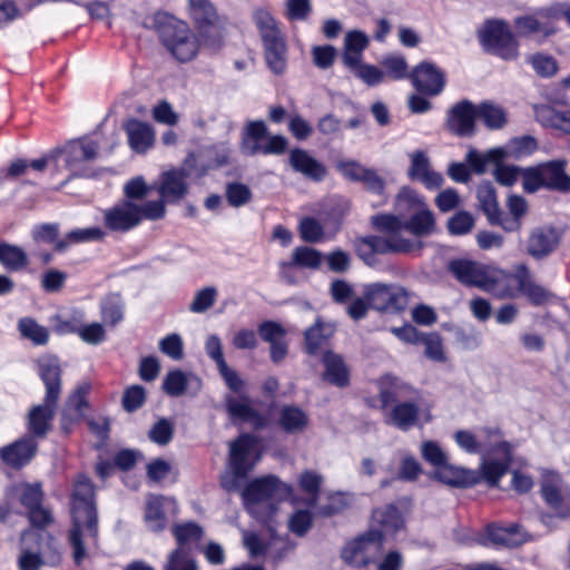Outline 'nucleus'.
<instances>
[{
    "mask_svg": "<svg viewBox=\"0 0 570 570\" xmlns=\"http://www.w3.org/2000/svg\"><path fill=\"white\" fill-rule=\"evenodd\" d=\"M98 541L95 487L87 476L81 475L76 481L71 494V527L68 531V543L72 549L75 564L80 566L87 557V548L97 547Z\"/></svg>",
    "mask_w": 570,
    "mask_h": 570,
    "instance_id": "nucleus-1",
    "label": "nucleus"
},
{
    "mask_svg": "<svg viewBox=\"0 0 570 570\" xmlns=\"http://www.w3.org/2000/svg\"><path fill=\"white\" fill-rule=\"evenodd\" d=\"M291 492L289 485L271 474L250 481L244 488L242 498L247 512L259 522L266 523L277 511L273 500H283Z\"/></svg>",
    "mask_w": 570,
    "mask_h": 570,
    "instance_id": "nucleus-2",
    "label": "nucleus"
},
{
    "mask_svg": "<svg viewBox=\"0 0 570 570\" xmlns=\"http://www.w3.org/2000/svg\"><path fill=\"white\" fill-rule=\"evenodd\" d=\"M166 215L163 202L137 204L119 200L102 210L104 227L109 233L126 234L138 227L142 220H158Z\"/></svg>",
    "mask_w": 570,
    "mask_h": 570,
    "instance_id": "nucleus-3",
    "label": "nucleus"
},
{
    "mask_svg": "<svg viewBox=\"0 0 570 570\" xmlns=\"http://www.w3.org/2000/svg\"><path fill=\"white\" fill-rule=\"evenodd\" d=\"M156 27L160 43L177 61L188 62L197 56L198 38L185 21L164 14L157 18Z\"/></svg>",
    "mask_w": 570,
    "mask_h": 570,
    "instance_id": "nucleus-4",
    "label": "nucleus"
},
{
    "mask_svg": "<svg viewBox=\"0 0 570 570\" xmlns=\"http://www.w3.org/2000/svg\"><path fill=\"white\" fill-rule=\"evenodd\" d=\"M259 460L254 436L242 434L229 444L228 471L220 476V485L227 492H235Z\"/></svg>",
    "mask_w": 570,
    "mask_h": 570,
    "instance_id": "nucleus-5",
    "label": "nucleus"
},
{
    "mask_svg": "<svg viewBox=\"0 0 570 570\" xmlns=\"http://www.w3.org/2000/svg\"><path fill=\"white\" fill-rule=\"evenodd\" d=\"M253 20L263 41L268 68L275 75H282L287 66V47L276 19L268 10L258 8L253 13Z\"/></svg>",
    "mask_w": 570,
    "mask_h": 570,
    "instance_id": "nucleus-6",
    "label": "nucleus"
},
{
    "mask_svg": "<svg viewBox=\"0 0 570 570\" xmlns=\"http://www.w3.org/2000/svg\"><path fill=\"white\" fill-rule=\"evenodd\" d=\"M449 272L466 287H476L498 296L512 297V292L501 291L499 273L488 265L466 259L455 258L448 264Z\"/></svg>",
    "mask_w": 570,
    "mask_h": 570,
    "instance_id": "nucleus-7",
    "label": "nucleus"
},
{
    "mask_svg": "<svg viewBox=\"0 0 570 570\" xmlns=\"http://www.w3.org/2000/svg\"><path fill=\"white\" fill-rule=\"evenodd\" d=\"M566 159H552L522 170V187L528 194L540 189L560 193L570 191V176L567 174Z\"/></svg>",
    "mask_w": 570,
    "mask_h": 570,
    "instance_id": "nucleus-8",
    "label": "nucleus"
},
{
    "mask_svg": "<svg viewBox=\"0 0 570 570\" xmlns=\"http://www.w3.org/2000/svg\"><path fill=\"white\" fill-rule=\"evenodd\" d=\"M422 247V242H414L402 236L368 235L354 240L356 255L370 267L379 265V255L410 254L421 250Z\"/></svg>",
    "mask_w": 570,
    "mask_h": 570,
    "instance_id": "nucleus-9",
    "label": "nucleus"
},
{
    "mask_svg": "<svg viewBox=\"0 0 570 570\" xmlns=\"http://www.w3.org/2000/svg\"><path fill=\"white\" fill-rule=\"evenodd\" d=\"M478 40L484 52L502 60L511 61L519 57V41L503 20H487L478 31Z\"/></svg>",
    "mask_w": 570,
    "mask_h": 570,
    "instance_id": "nucleus-10",
    "label": "nucleus"
},
{
    "mask_svg": "<svg viewBox=\"0 0 570 570\" xmlns=\"http://www.w3.org/2000/svg\"><path fill=\"white\" fill-rule=\"evenodd\" d=\"M363 294L371 308L389 314L403 313L410 303L409 291L397 284L370 283L364 286Z\"/></svg>",
    "mask_w": 570,
    "mask_h": 570,
    "instance_id": "nucleus-11",
    "label": "nucleus"
},
{
    "mask_svg": "<svg viewBox=\"0 0 570 570\" xmlns=\"http://www.w3.org/2000/svg\"><path fill=\"white\" fill-rule=\"evenodd\" d=\"M384 542L385 534L383 531L371 528L348 541L342 549L341 557L345 563L363 568L375 562V556L382 551Z\"/></svg>",
    "mask_w": 570,
    "mask_h": 570,
    "instance_id": "nucleus-12",
    "label": "nucleus"
},
{
    "mask_svg": "<svg viewBox=\"0 0 570 570\" xmlns=\"http://www.w3.org/2000/svg\"><path fill=\"white\" fill-rule=\"evenodd\" d=\"M288 140L282 135L268 136V128L263 120L248 121L242 141V149L248 156L282 155L286 151Z\"/></svg>",
    "mask_w": 570,
    "mask_h": 570,
    "instance_id": "nucleus-13",
    "label": "nucleus"
},
{
    "mask_svg": "<svg viewBox=\"0 0 570 570\" xmlns=\"http://www.w3.org/2000/svg\"><path fill=\"white\" fill-rule=\"evenodd\" d=\"M191 20L206 47L217 49L222 46V36L215 30L218 20L216 8L209 0H188Z\"/></svg>",
    "mask_w": 570,
    "mask_h": 570,
    "instance_id": "nucleus-14",
    "label": "nucleus"
},
{
    "mask_svg": "<svg viewBox=\"0 0 570 570\" xmlns=\"http://www.w3.org/2000/svg\"><path fill=\"white\" fill-rule=\"evenodd\" d=\"M410 81L419 94L436 97L446 86V75L434 62L423 60L411 69Z\"/></svg>",
    "mask_w": 570,
    "mask_h": 570,
    "instance_id": "nucleus-15",
    "label": "nucleus"
},
{
    "mask_svg": "<svg viewBox=\"0 0 570 570\" xmlns=\"http://www.w3.org/2000/svg\"><path fill=\"white\" fill-rule=\"evenodd\" d=\"M476 105L468 99L454 104L446 114V128L458 137H471L475 132Z\"/></svg>",
    "mask_w": 570,
    "mask_h": 570,
    "instance_id": "nucleus-16",
    "label": "nucleus"
},
{
    "mask_svg": "<svg viewBox=\"0 0 570 570\" xmlns=\"http://www.w3.org/2000/svg\"><path fill=\"white\" fill-rule=\"evenodd\" d=\"M419 394L415 387L393 374H385L379 380V397L383 411L399 402L417 399Z\"/></svg>",
    "mask_w": 570,
    "mask_h": 570,
    "instance_id": "nucleus-17",
    "label": "nucleus"
},
{
    "mask_svg": "<svg viewBox=\"0 0 570 570\" xmlns=\"http://www.w3.org/2000/svg\"><path fill=\"white\" fill-rule=\"evenodd\" d=\"M553 6L540 8L532 14H525L515 18L514 26L519 35L529 37L532 35H540L543 38H549L558 31L556 18L550 17Z\"/></svg>",
    "mask_w": 570,
    "mask_h": 570,
    "instance_id": "nucleus-18",
    "label": "nucleus"
},
{
    "mask_svg": "<svg viewBox=\"0 0 570 570\" xmlns=\"http://www.w3.org/2000/svg\"><path fill=\"white\" fill-rule=\"evenodd\" d=\"M38 441L24 434L12 443L0 448V459L8 466L19 470L28 465L38 452Z\"/></svg>",
    "mask_w": 570,
    "mask_h": 570,
    "instance_id": "nucleus-19",
    "label": "nucleus"
},
{
    "mask_svg": "<svg viewBox=\"0 0 570 570\" xmlns=\"http://www.w3.org/2000/svg\"><path fill=\"white\" fill-rule=\"evenodd\" d=\"M225 407L230 421L235 424L249 423L255 430L266 426L265 415L252 406L250 399L247 395H242L238 399L227 395Z\"/></svg>",
    "mask_w": 570,
    "mask_h": 570,
    "instance_id": "nucleus-20",
    "label": "nucleus"
},
{
    "mask_svg": "<svg viewBox=\"0 0 570 570\" xmlns=\"http://www.w3.org/2000/svg\"><path fill=\"white\" fill-rule=\"evenodd\" d=\"M410 167L407 169V177L412 181L421 183L426 189H439L444 178L442 174L431 168L430 158L423 150H415L410 155Z\"/></svg>",
    "mask_w": 570,
    "mask_h": 570,
    "instance_id": "nucleus-21",
    "label": "nucleus"
},
{
    "mask_svg": "<svg viewBox=\"0 0 570 570\" xmlns=\"http://www.w3.org/2000/svg\"><path fill=\"white\" fill-rule=\"evenodd\" d=\"M99 144L87 137L70 141L63 149L66 166L73 176H86L80 165L83 161L94 160L98 154Z\"/></svg>",
    "mask_w": 570,
    "mask_h": 570,
    "instance_id": "nucleus-22",
    "label": "nucleus"
},
{
    "mask_svg": "<svg viewBox=\"0 0 570 570\" xmlns=\"http://www.w3.org/2000/svg\"><path fill=\"white\" fill-rule=\"evenodd\" d=\"M58 401L48 402L45 397L42 404L30 409L27 416V435L35 440L45 439L52 428Z\"/></svg>",
    "mask_w": 570,
    "mask_h": 570,
    "instance_id": "nucleus-23",
    "label": "nucleus"
},
{
    "mask_svg": "<svg viewBox=\"0 0 570 570\" xmlns=\"http://www.w3.org/2000/svg\"><path fill=\"white\" fill-rule=\"evenodd\" d=\"M288 164L295 173L314 183H321L327 176L326 166L302 148L296 147L289 151Z\"/></svg>",
    "mask_w": 570,
    "mask_h": 570,
    "instance_id": "nucleus-24",
    "label": "nucleus"
},
{
    "mask_svg": "<svg viewBox=\"0 0 570 570\" xmlns=\"http://www.w3.org/2000/svg\"><path fill=\"white\" fill-rule=\"evenodd\" d=\"M384 412V422L401 431H409L419 423L420 406L416 399L399 402Z\"/></svg>",
    "mask_w": 570,
    "mask_h": 570,
    "instance_id": "nucleus-25",
    "label": "nucleus"
},
{
    "mask_svg": "<svg viewBox=\"0 0 570 570\" xmlns=\"http://www.w3.org/2000/svg\"><path fill=\"white\" fill-rule=\"evenodd\" d=\"M525 541L521 527L518 523H510L508 527H501L497 523H490L485 527L482 544L491 547L513 548Z\"/></svg>",
    "mask_w": 570,
    "mask_h": 570,
    "instance_id": "nucleus-26",
    "label": "nucleus"
},
{
    "mask_svg": "<svg viewBox=\"0 0 570 570\" xmlns=\"http://www.w3.org/2000/svg\"><path fill=\"white\" fill-rule=\"evenodd\" d=\"M187 177L188 173L185 169H171L163 173L161 183L157 189L160 198L156 202H163L166 206V203H177L184 198L188 191Z\"/></svg>",
    "mask_w": 570,
    "mask_h": 570,
    "instance_id": "nucleus-27",
    "label": "nucleus"
},
{
    "mask_svg": "<svg viewBox=\"0 0 570 570\" xmlns=\"http://www.w3.org/2000/svg\"><path fill=\"white\" fill-rule=\"evenodd\" d=\"M324 255L321 250L309 246H297L292 253L288 262H281V276L288 283L293 284L294 279L287 274L291 268H306L316 271L321 267Z\"/></svg>",
    "mask_w": 570,
    "mask_h": 570,
    "instance_id": "nucleus-28",
    "label": "nucleus"
},
{
    "mask_svg": "<svg viewBox=\"0 0 570 570\" xmlns=\"http://www.w3.org/2000/svg\"><path fill=\"white\" fill-rule=\"evenodd\" d=\"M38 373L46 386L48 402L58 401L61 392V367L57 356L47 355L38 360Z\"/></svg>",
    "mask_w": 570,
    "mask_h": 570,
    "instance_id": "nucleus-29",
    "label": "nucleus"
},
{
    "mask_svg": "<svg viewBox=\"0 0 570 570\" xmlns=\"http://www.w3.org/2000/svg\"><path fill=\"white\" fill-rule=\"evenodd\" d=\"M90 390L89 383H82L68 396L61 414V425L66 432L69 431V425L81 420L85 411L89 407L87 397Z\"/></svg>",
    "mask_w": 570,
    "mask_h": 570,
    "instance_id": "nucleus-30",
    "label": "nucleus"
},
{
    "mask_svg": "<svg viewBox=\"0 0 570 570\" xmlns=\"http://www.w3.org/2000/svg\"><path fill=\"white\" fill-rule=\"evenodd\" d=\"M324 366L323 380L333 386L344 389L350 385V368L343 356L332 350H327L322 355Z\"/></svg>",
    "mask_w": 570,
    "mask_h": 570,
    "instance_id": "nucleus-31",
    "label": "nucleus"
},
{
    "mask_svg": "<svg viewBox=\"0 0 570 570\" xmlns=\"http://www.w3.org/2000/svg\"><path fill=\"white\" fill-rule=\"evenodd\" d=\"M560 235L553 227L534 228L528 239V253L535 259L549 256L558 246Z\"/></svg>",
    "mask_w": 570,
    "mask_h": 570,
    "instance_id": "nucleus-32",
    "label": "nucleus"
},
{
    "mask_svg": "<svg viewBox=\"0 0 570 570\" xmlns=\"http://www.w3.org/2000/svg\"><path fill=\"white\" fill-rule=\"evenodd\" d=\"M514 279L519 292L523 294L534 306H541L553 297V294L550 291L533 282L529 268L524 264L518 266Z\"/></svg>",
    "mask_w": 570,
    "mask_h": 570,
    "instance_id": "nucleus-33",
    "label": "nucleus"
},
{
    "mask_svg": "<svg viewBox=\"0 0 570 570\" xmlns=\"http://www.w3.org/2000/svg\"><path fill=\"white\" fill-rule=\"evenodd\" d=\"M433 476L438 481L454 488H470L481 482V475L478 471L455 466L450 464L449 461L438 471H434Z\"/></svg>",
    "mask_w": 570,
    "mask_h": 570,
    "instance_id": "nucleus-34",
    "label": "nucleus"
},
{
    "mask_svg": "<svg viewBox=\"0 0 570 570\" xmlns=\"http://www.w3.org/2000/svg\"><path fill=\"white\" fill-rule=\"evenodd\" d=\"M336 326L317 317L313 325L304 331V351L311 356L318 354L321 347L333 337Z\"/></svg>",
    "mask_w": 570,
    "mask_h": 570,
    "instance_id": "nucleus-35",
    "label": "nucleus"
},
{
    "mask_svg": "<svg viewBox=\"0 0 570 570\" xmlns=\"http://www.w3.org/2000/svg\"><path fill=\"white\" fill-rule=\"evenodd\" d=\"M125 130L129 146L134 151L142 154L153 146L155 132L149 124L131 119L126 124Z\"/></svg>",
    "mask_w": 570,
    "mask_h": 570,
    "instance_id": "nucleus-36",
    "label": "nucleus"
},
{
    "mask_svg": "<svg viewBox=\"0 0 570 570\" xmlns=\"http://www.w3.org/2000/svg\"><path fill=\"white\" fill-rule=\"evenodd\" d=\"M370 45L368 36L362 30H351L344 38L342 61L344 66H356L363 60V52Z\"/></svg>",
    "mask_w": 570,
    "mask_h": 570,
    "instance_id": "nucleus-37",
    "label": "nucleus"
},
{
    "mask_svg": "<svg viewBox=\"0 0 570 570\" xmlns=\"http://www.w3.org/2000/svg\"><path fill=\"white\" fill-rule=\"evenodd\" d=\"M479 208L484 213L490 225L500 223L501 210L497 199V190L491 181L484 180L476 188Z\"/></svg>",
    "mask_w": 570,
    "mask_h": 570,
    "instance_id": "nucleus-38",
    "label": "nucleus"
},
{
    "mask_svg": "<svg viewBox=\"0 0 570 570\" xmlns=\"http://www.w3.org/2000/svg\"><path fill=\"white\" fill-rule=\"evenodd\" d=\"M372 520L381 527L380 530L395 533L404 527V518L396 504L390 503L381 508H376L372 512Z\"/></svg>",
    "mask_w": 570,
    "mask_h": 570,
    "instance_id": "nucleus-39",
    "label": "nucleus"
},
{
    "mask_svg": "<svg viewBox=\"0 0 570 570\" xmlns=\"http://www.w3.org/2000/svg\"><path fill=\"white\" fill-rule=\"evenodd\" d=\"M498 148L502 151V161L521 159L532 155L538 149V141L533 136L524 135L511 138L504 146Z\"/></svg>",
    "mask_w": 570,
    "mask_h": 570,
    "instance_id": "nucleus-40",
    "label": "nucleus"
},
{
    "mask_svg": "<svg viewBox=\"0 0 570 570\" xmlns=\"http://www.w3.org/2000/svg\"><path fill=\"white\" fill-rule=\"evenodd\" d=\"M476 119H480L490 130L502 129L508 122L505 110L500 105L488 100L476 105Z\"/></svg>",
    "mask_w": 570,
    "mask_h": 570,
    "instance_id": "nucleus-41",
    "label": "nucleus"
},
{
    "mask_svg": "<svg viewBox=\"0 0 570 570\" xmlns=\"http://www.w3.org/2000/svg\"><path fill=\"white\" fill-rule=\"evenodd\" d=\"M502 161V151L498 147L491 148L485 153H480L475 148H470L465 155V163L469 165L471 173L483 175L489 165Z\"/></svg>",
    "mask_w": 570,
    "mask_h": 570,
    "instance_id": "nucleus-42",
    "label": "nucleus"
},
{
    "mask_svg": "<svg viewBox=\"0 0 570 570\" xmlns=\"http://www.w3.org/2000/svg\"><path fill=\"white\" fill-rule=\"evenodd\" d=\"M479 440L488 441L490 446L483 449L482 455H493L500 453L503 456H508L512 452V446L508 441L502 440V431L498 426H483L479 430Z\"/></svg>",
    "mask_w": 570,
    "mask_h": 570,
    "instance_id": "nucleus-43",
    "label": "nucleus"
},
{
    "mask_svg": "<svg viewBox=\"0 0 570 570\" xmlns=\"http://www.w3.org/2000/svg\"><path fill=\"white\" fill-rule=\"evenodd\" d=\"M278 423L286 433L294 434L308 425V415L296 405H284L279 412Z\"/></svg>",
    "mask_w": 570,
    "mask_h": 570,
    "instance_id": "nucleus-44",
    "label": "nucleus"
},
{
    "mask_svg": "<svg viewBox=\"0 0 570 570\" xmlns=\"http://www.w3.org/2000/svg\"><path fill=\"white\" fill-rule=\"evenodd\" d=\"M434 224L433 213L425 205L415 210L407 220H404V230L416 237L428 236L433 232Z\"/></svg>",
    "mask_w": 570,
    "mask_h": 570,
    "instance_id": "nucleus-45",
    "label": "nucleus"
},
{
    "mask_svg": "<svg viewBox=\"0 0 570 570\" xmlns=\"http://www.w3.org/2000/svg\"><path fill=\"white\" fill-rule=\"evenodd\" d=\"M354 495L350 492L334 491L326 495L327 502L316 508V514L322 518H331L341 514L353 503Z\"/></svg>",
    "mask_w": 570,
    "mask_h": 570,
    "instance_id": "nucleus-46",
    "label": "nucleus"
},
{
    "mask_svg": "<svg viewBox=\"0 0 570 570\" xmlns=\"http://www.w3.org/2000/svg\"><path fill=\"white\" fill-rule=\"evenodd\" d=\"M512 462V453L508 456H503L502 461L493 459H483L480 465L481 480H484L490 488H497L501 478L509 471Z\"/></svg>",
    "mask_w": 570,
    "mask_h": 570,
    "instance_id": "nucleus-47",
    "label": "nucleus"
},
{
    "mask_svg": "<svg viewBox=\"0 0 570 570\" xmlns=\"http://www.w3.org/2000/svg\"><path fill=\"white\" fill-rule=\"evenodd\" d=\"M0 264L7 271L18 272L28 266L29 259L27 253L20 246L1 242Z\"/></svg>",
    "mask_w": 570,
    "mask_h": 570,
    "instance_id": "nucleus-48",
    "label": "nucleus"
},
{
    "mask_svg": "<svg viewBox=\"0 0 570 570\" xmlns=\"http://www.w3.org/2000/svg\"><path fill=\"white\" fill-rule=\"evenodd\" d=\"M17 328L22 338L30 341L36 346H43L49 342L48 328L32 317L19 318Z\"/></svg>",
    "mask_w": 570,
    "mask_h": 570,
    "instance_id": "nucleus-49",
    "label": "nucleus"
},
{
    "mask_svg": "<svg viewBox=\"0 0 570 570\" xmlns=\"http://www.w3.org/2000/svg\"><path fill=\"white\" fill-rule=\"evenodd\" d=\"M424 206V198L410 186H403L394 200V210L403 217Z\"/></svg>",
    "mask_w": 570,
    "mask_h": 570,
    "instance_id": "nucleus-50",
    "label": "nucleus"
},
{
    "mask_svg": "<svg viewBox=\"0 0 570 570\" xmlns=\"http://www.w3.org/2000/svg\"><path fill=\"white\" fill-rule=\"evenodd\" d=\"M382 70L385 72V77L393 81H400L404 79L410 80L411 70L404 56L399 53H391L384 56L381 60Z\"/></svg>",
    "mask_w": 570,
    "mask_h": 570,
    "instance_id": "nucleus-51",
    "label": "nucleus"
},
{
    "mask_svg": "<svg viewBox=\"0 0 570 570\" xmlns=\"http://www.w3.org/2000/svg\"><path fill=\"white\" fill-rule=\"evenodd\" d=\"M125 303L119 294H110L100 303L102 321L115 326L124 320Z\"/></svg>",
    "mask_w": 570,
    "mask_h": 570,
    "instance_id": "nucleus-52",
    "label": "nucleus"
},
{
    "mask_svg": "<svg viewBox=\"0 0 570 570\" xmlns=\"http://www.w3.org/2000/svg\"><path fill=\"white\" fill-rule=\"evenodd\" d=\"M166 500L164 497H154L147 502L145 521L147 527L154 532H159L166 527L167 519L164 511V502Z\"/></svg>",
    "mask_w": 570,
    "mask_h": 570,
    "instance_id": "nucleus-53",
    "label": "nucleus"
},
{
    "mask_svg": "<svg viewBox=\"0 0 570 570\" xmlns=\"http://www.w3.org/2000/svg\"><path fill=\"white\" fill-rule=\"evenodd\" d=\"M371 224L373 228L386 236H401L404 230V219L400 214H377L372 216Z\"/></svg>",
    "mask_w": 570,
    "mask_h": 570,
    "instance_id": "nucleus-54",
    "label": "nucleus"
},
{
    "mask_svg": "<svg viewBox=\"0 0 570 570\" xmlns=\"http://www.w3.org/2000/svg\"><path fill=\"white\" fill-rule=\"evenodd\" d=\"M346 68L368 87H375L385 79V72L381 68L362 60L356 66H346Z\"/></svg>",
    "mask_w": 570,
    "mask_h": 570,
    "instance_id": "nucleus-55",
    "label": "nucleus"
},
{
    "mask_svg": "<svg viewBox=\"0 0 570 570\" xmlns=\"http://www.w3.org/2000/svg\"><path fill=\"white\" fill-rule=\"evenodd\" d=\"M19 502L28 510L38 508L43 501V491L40 483H21L14 489Z\"/></svg>",
    "mask_w": 570,
    "mask_h": 570,
    "instance_id": "nucleus-56",
    "label": "nucleus"
},
{
    "mask_svg": "<svg viewBox=\"0 0 570 570\" xmlns=\"http://www.w3.org/2000/svg\"><path fill=\"white\" fill-rule=\"evenodd\" d=\"M559 482L560 476L554 472L544 476V479L541 482V495L546 503L553 510L554 508L560 507V504L562 503V498L564 495L560 492Z\"/></svg>",
    "mask_w": 570,
    "mask_h": 570,
    "instance_id": "nucleus-57",
    "label": "nucleus"
},
{
    "mask_svg": "<svg viewBox=\"0 0 570 570\" xmlns=\"http://www.w3.org/2000/svg\"><path fill=\"white\" fill-rule=\"evenodd\" d=\"M322 483L323 476L315 471L306 470L301 474L298 484L302 491L309 495L308 507H316Z\"/></svg>",
    "mask_w": 570,
    "mask_h": 570,
    "instance_id": "nucleus-58",
    "label": "nucleus"
},
{
    "mask_svg": "<svg viewBox=\"0 0 570 570\" xmlns=\"http://www.w3.org/2000/svg\"><path fill=\"white\" fill-rule=\"evenodd\" d=\"M420 345H424V355L429 360L439 363L446 361L442 338L438 332L423 333Z\"/></svg>",
    "mask_w": 570,
    "mask_h": 570,
    "instance_id": "nucleus-59",
    "label": "nucleus"
},
{
    "mask_svg": "<svg viewBox=\"0 0 570 570\" xmlns=\"http://www.w3.org/2000/svg\"><path fill=\"white\" fill-rule=\"evenodd\" d=\"M225 197L229 206L239 208L250 202L253 193L247 185L232 181L226 184Z\"/></svg>",
    "mask_w": 570,
    "mask_h": 570,
    "instance_id": "nucleus-60",
    "label": "nucleus"
},
{
    "mask_svg": "<svg viewBox=\"0 0 570 570\" xmlns=\"http://www.w3.org/2000/svg\"><path fill=\"white\" fill-rule=\"evenodd\" d=\"M52 321L53 331L58 335L77 334L83 322V313L73 309L68 317L56 315Z\"/></svg>",
    "mask_w": 570,
    "mask_h": 570,
    "instance_id": "nucleus-61",
    "label": "nucleus"
},
{
    "mask_svg": "<svg viewBox=\"0 0 570 570\" xmlns=\"http://www.w3.org/2000/svg\"><path fill=\"white\" fill-rule=\"evenodd\" d=\"M454 441L461 450L469 454H482L483 449L490 446L488 441H480L478 435L465 430L456 431L454 433Z\"/></svg>",
    "mask_w": 570,
    "mask_h": 570,
    "instance_id": "nucleus-62",
    "label": "nucleus"
},
{
    "mask_svg": "<svg viewBox=\"0 0 570 570\" xmlns=\"http://www.w3.org/2000/svg\"><path fill=\"white\" fill-rule=\"evenodd\" d=\"M188 380L186 374L180 370H174L167 373L163 381L164 392L171 396L178 397L187 391Z\"/></svg>",
    "mask_w": 570,
    "mask_h": 570,
    "instance_id": "nucleus-63",
    "label": "nucleus"
},
{
    "mask_svg": "<svg viewBox=\"0 0 570 570\" xmlns=\"http://www.w3.org/2000/svg\"><path fill=\"white\" fill-rule=\"evenodd\" d=\"M474 227V218L466 210H459L452 215L446 223V228L452 236L469 234Z\"/></svg>",
    "mask_w": 570,
    "mask_h": 570,
    "instance_id": "nucleus-64",
    "label": "nucleus"
}]
</instances>
